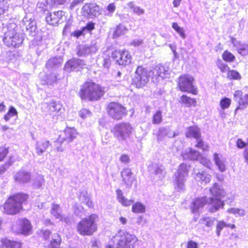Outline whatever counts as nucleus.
Returning <instances> with one entry per match:
<instances>
[{
	"mask_svg": "<svg viewBox=\"0 0 248 248\" xmlns=\"http://www.w3.org/2000/svg\"><path fill=\"white\" fill-rule=\"evenodd\" d=\"M132 211L135 213H142L145 211V206L140 202H137L133 204Z\"/></svg>",
	"mask_w": 248,
	"mask_h": 248,
	"instance_id": "31",
	"label": "nucleus"
},
{
	"mask_svg": "<svg viewBox=\"0 0 248 248\" xmlns=\"http://www.w3.org/2000/svg\"><path fill=\"white\" fill-rule=\"evenodd\" d=\"M172 27L182 37H186L183 29L180 27L176 22L172 23Z\"/></svg>",
	"mask_w": 248,
	"mask_h": 248,
	"instance_id": "41",
	"label": "nucleus"
},
{
	"mask_svg": "<svg viewBox=\"0 0 248 248\" xmlns=\"http://www.w3.org/2000/svg\"><path fill=\"white\" fill-rule=\"evenodd\" d=\"M182 0H173V5L174 7H178L180 5Z\"/></svg>",
	"mask_w": 248,
	"mask_h": 248,
	"instance_id": "61",
	"label": "nucleus"
},
{
	"mask_svg": "<svg viewBox=\"0 0 248 248\" xmlns=\"http://www.w3.org/2000/svg\"><path fill=\"white\" fill-rule=\"evenodd\" d=\"M111 56L116 63L124 66L129 65L132 59L131 53L126 49H115L111 52Z\"/></svg>",
	"mask_w": 248,
	"mask_h": 248,
	"instance_id": "11",
	"label": "nucleus"
},
{
	"mask_svg": "<svg viewBox=\"0 0 248 248\" xmlns=\"http://www.w3.org/2000/svg\"><path fill=\"white\" fill-rule=\"evenodd\" d=\"M29 199V194L23 192L11 194L0 206V209L3 214L9 216L17 215L24 210L23 205L27 204Z\"/></svg>",
	"mask_w": 248,
	"mask_h": 248,
	"instance_id": "1",
	"label": "nucleus"
},
{
	"mask_svg": "<svg viewBox=\"0 0 248 248\" xmlns=\"http://www.w3.org/2000/svg\"><path fill=\"white\" fill-rule=\"evenodd\" d=\"M228 212L229 213H232L234 215L238 214L240 216H244L245 215V211L243 209L235 208H231L228 210Z\"/></svg>",
	"mask_w": 248,
	"mask_h": 248,
	"instance_id": "43",
	"label": "nucleus"
},
{
	"mask_svg": "<svg viewBox=\"0 0 248 248\" xmlns=\"http://www.w3.org/2000/svg\"><path fill=\"white\" fill-rule=\"evenodd\" d=\"M151 73L154 74L153 75V78H157L160 77H162L166 72L163 66H156L153 70H150Z\"/></svg>",
	"mask_w": 248,
	"mask_h": 248,
	"instance_id": "29",
	"label": "nucleus"
},
{
	"mask_svg": "<svg viewBox=\"0 0 248 248\" xmlns=\"http://www.w3.org/2000/svg\"><path fill=\"white\" fill-rule=\"evenodd\" d=\"M63 13L62 10L48 13L45 18V21L50 26H57L63 16Z\"/></svg>",
	"mask_w": 248,
	"mask_h": 248,
	"instance_id": "15",
	"label": "nucleus"
},
{
	"mask_svg": "<svg viewBox=\"0 0 248 248\" xmlns=\"http://www.w3.org/2000/svg\"><path fill=\"white\" fill-rule=\"evenodd\" d=\"M243 155L245 161L246 162V163L248 165V149L245 150L243 153Z\"/></svg>",
	"mask_w": 248,
	"mask_h": 248,
	"instance_id": "60",
	"label": "nucleus"
},
{
	"mask_svg": "<svg viewBox=\"0 0 248 248\" xmlns=\"http://www.w3.org/2000/svg\"><path fill=\"white\" fill-rule=\"evenodd\" d=\"M106 111L110 119L116 121L122 120L128 113L126 107L117 101L108 103L106 106Z\"/></svg>",
	"mask_w": 248,
	"mask_h": 248,
	"instance_id": "4",
	"label": "nucleus"
},
{
	"mask_svg": "<svg viewBox=\"0 0 248 248\" xmlns=\"http://www.w3.org/2000/svg\"><path fill=\"white\" fill-rule=\"evenodd\" d=\"M197 141L195 145V147L201 149L203 151H208L209 149V145L205 144L203 140L201 139L197 140Z\"/></svg>",
	"mask_w": 248,
	"mask_h": 248,
	"instance_id": "40",
	"label": "nucleus"
},
{
	"mask_svg": "<svg viewBox=\"0 0 248 248\" xmlns=\"http://www.w3.org/2000/svg\"><path fill=\"white\" fill-rule=\"evenodd\" d=\"M98 220L99 217L96 214H91L82 218L77 224V232L83 236L93 235L98 231Z\"/></svg>",
	"mask_w": 248,
	"mask_h": 248,
	"instance_id": "3",
	"label": "nucleus"
},
{
	"mask_svg": "<svg viewBox=\"0 0 248 248\" xmlns=\"http://www.w3.org/2000/svg\"><path fill=\"white\" fill-rule=\"evenodd\" d=\"M213 159L217 167L218 170L221 172H224L226 170L225 162L223 160L221 159L219 157V155L217 153H215L213 154Z\"/></svg>",
	"mask_w": 248,
	"mask_h": 248,
	"instance_id": "28",
	"label": "nucleus"
},
{
	"mask_svg": "<svg viewBox=\"0 0 248 248\" xmlns=\"http://www.w3.org/2000/svg\"><path fill=\"white\" fill-rule=\"evenodd\" d=\"M80 64V61L78 59H71L68 61L65 64V67L70 71L77 67Z\"/></svg>",
	"mask_w": 248,
	"mask_h": 248,
	"instance_id": "33",
	"label": "nucleus"
},
{
	"mask_svg": "<svg viewBox=\"0 0 248 248\" xmlns=\"http://www.w3.org/2000/svg\"><path fill=\"white\" fill-rule=\"evenodd\" d=\"M60 206L57 204H53L50 211L51 214L56 218L59 219L61 221H64L67 223L68 219L64 217L62 214L58 212Z\"/></svg>",
	"mask_w": 248,
	"mask_h": 248,
	"instance_id": "23",
	"label": "nucleus"
},
{
	"mask_svg": "<svg viewBox=\"0 0 248 248\" xmlns=\"http://www.w3.org/2000/svg\"><path fill=\"white\" fill-rule=\"evenodd\" d=\"M84 202H85V204L87 205L89 208H93V203L88 196H85Z\"/></svg>",
	"mask_w": 248,
	"mask_h": 248,
	"instance_id": "53",
	"label": "nucleus"
},
{
	"mask_svg": "<svg viewBox=\"0 0 248 248\" xmlns=\"http://www.w3.org/2000/svg\"><path fill=\"white\" fill-rule=\"evenodd\" d=\"M42 237L45 241L48 240L51 238L47 246V248H60L62 238L61 235L58 233L52 234V232L48 230H46L42 231Z\"/></svg>",
	"mask_w": 248,
	"mask_h": 248,
	"instance_id": "12",
	"label": "nucleus"
},
{
	"mask_svg": "<svg viewBox=\"0 0 248 248\" xmlns=\"http://www.w3.org/2000/svg\"><path fill=\"white\" fill-rule=\"evenodd\" d=\"M2 246L5 248H22L23 244L20 241L4 239L1 240Z\"/></svg>",
	"mask_w": 248,
	"mask_h": 248,
	"instance_id": "21",
	"label": "nucleus"
},
{
	"mask_svg": "<svg viewBox=\"0 0 248 248\" xmlns=\"http://www.w3.org/2000/svg\"><path fill=\"white\" fill-rule=\"evenodd\" d=\"M162 115L161 111L157 110L153 114L152 116V123L154 124H159L162 122Z\"/></svg>",
	"mask_w": 248,
	"mask_h": 248,
	"instance_id": "35",
	"label": "nucleus"
},
{
	"mask_svg": "<svg viewBox=\"0 0 248 248\" xmlns=\"http://www.w3.org/2000/svg\"><path fill=\"white\" fill-rule=\"evenodd\" d=\"M231 102L232 100L230 98L225 97L220 99L219 105L222 109H226L230 107Z\"/></svg>",
	"mask_w": 248,
	"mask_h": 248,
	"instance_id": "36",
	"label": "nucleus"
},
{
	"mask_svg": "<svg viewBox=\"0 0 248 248\" xmlns=\"http://www.w3.org/2000/svg\"><path fill=\"white\" fill-rule=\"evenodd\" d=\"M50 145L51 143L48 140H43L40 142H38L36 147L37 153L39 155L43 154Z\"/></svg>",
	"mask_w": 248,
	"mask_h": 248,
	"instance_id": "26",
	"label": "nucleus"
},
{
	"mask_svg": "<svg viewBox=\"0 0 248 248\" xmlns=\"http://www.w3.org/2000/svg\"><path fill=\"white\" fill-rule=\"evenodd\" d=\"M8 9V6L4 2V0H0V16L3 14Z\"/></svg>",
	"mask_w": 248,
	"mask_h": 248,
	"instance_id": "45",
	"label": "nucleus"
},
{
	"mask_svg": "<svg viewBox=\"0 0 248 248\" xmlns=\"http://www.w3.org/2000/svg\"><path fill=\"white\" fill-rule=\"evenodd\" d=\"M82 28L84 31L85 30H87L90 31H92L95 28V23L93 22H88L86 25L84 27H83Z\"/></svg>",
	"mask_w": 248,
	"mask_h": 248,
	"instance_id": "50",
	"label": "nucleus"
},
{
	"mask_svg": "<svg viewBox=\"0 0 248 248\" xmlns=\"http://www.w3.org/2000/svg\"><path fill=\"white\" fill-rule=\"evenodd\" d=\"M227 223L224 220L217 221L216 225V233L218 236L220 235L221 231L225 227H227Z\"/></svg>",
	"mask_w": 248,
	"mask_h": 248,
	"instance_id": "38",
	"label": "nucleus"
},
{
	"mask_svg": "<svg viewBox=\"0 0 248 248\" xmlns=\"http://www.w3.org/2000/svg\"><path fill=\"white\" fill-rule=\"evenodd\" d=\"M222 58L224 61L228 62H232L236 60L235 56L230 51L225 50L222 54Z\"/></svg>",
	"mask_w": 248,
	"mask_h": 248,
	"instance_id": "30",
	"label": "nucleus"
},
{
	"mask_svg": "<svg viewBox=\"0 0 248 248\" xmlns=\"http://www.w3.org/2000/svg\"><path fill=\"white\" fill-rule=\"evenodd\" d=\"M9 149L4 145H0V162L2 161L7 156Z\"/></svg>",
	"mask_w": 248,
	"mask_h": 248,
	"instance_id": "39",
	"label": "nucleus"
},
{
	"mask_svg": "<svg viewBox=\"0 0 248 248\" xmlns=\"http://www.w3.org/2000/svg\"><path fill=\"white\" fill-rule=\"evenodd\" d=\"M186 248H198V244L192 240L187 241Z\"/></svg>",
	"mask_w": 248,
	"mask_h": 248,
	"instance_id": "55",
	"label": "nucleus"
},
{
	"mask_svg": "<svg viewBox=\"0 0 248 248\" xmlns=\"http://www.w3.org/2000/svg\"><path fill=\"white\" fill-rule=\"evenodd\" d=\"M208 204L209 206V212L211 213L215 212L221 208H223L224 205V202L217 198H210Z\"/></svg>",
	"mask_w": 248,
	"mask_h": 248,
	"instance_id": "19",
	"label": "nucleus"
},
{
	"mask_svg": "<svg viewBox=\"0 0 248 248\" xmlns=\"http://www.w3.org/2000/svg\"><path fill=\"white\" fill-rule=\"evenodd\" d=\"M15 179L16 182L19 183H27L31 179L30 174L27 172L21 171L18 172L15 177Z\"/></svg>",
	"mask_w": 248,
	"mask_h": 248,
	"instance_id": "27",
	"label": "nucleus"
},
{
	"mask_svg": "<svg viewBox=\"0 0 248 248\" xmlns=\"http://www.w3.org/2000/svg\"><path fill=\"white\" fill-rule=\"evenodd\" d=\"M6 109V106L4 104L3 102H1L0 103V111L3 112Z\"/></svg>",
	"mask_w": 248,
	"mask_h": 248,
	"instance_id": "62",
	"label": "nucleus"
},
{
	"mask_svg": "<svg viewBox=\"0 0 248 248\" xmlns=\"http://www.w3.org/2000/svg\"><path fill=\"white\" fill-rule=\"evenodd\" d=\"M100 11V7L94 3H86L82 7L83 13L90 16H95L99 15Z\"/></svg>",
	"mask_w": 248,
	"mask_h": 248,
	"instance_id": "17",
	"label": "nucleus"
},
{
	"mask_svg": "<svg viewBox=\"0 0 248 248\" xmlns=\"http://www.w3.org/2000/svg\"><path fill=\"white\" fill-rule=\"evenodd\" d=\"M128 31L127 28L121 24L117 25L113 31L112 38L116 39L124 35Z\"/></svg>",
	"mask_w": 248,
	"mask_h": 248,
	"instance_id": "25",
	"label": "nucleus"
},
{
	"mask_svg": "<svg viewBox=\"0 0 248 248\" xmlns=\"http://www.w3.org/2000/svg\"><path fill=\"white\" fill-rule=\"evenodd\" d=\"M120 161L124 164H127L130 162L129 156L125 154H123L121 155L120 157Z\"/></svg>",
	"mask_w": 248,
	"mask_h": 248,
	"instance_id": "46",
	"label": "nucleus"
},
{
	"mask_svg": "<svg viewBox=\"0 0 248 248\" xmlns=\"http://www.w3.org/2000/svg\"><path fill=\"white\" fill-rule=\"evenodd\" d=\"M17 234L28 235L32 230V226L30 221L26 218H19L16 225Z\"/></svg>",
	"mask_w": 248,
	"mask_h": 248,
	"instance_id": "14",
	"label": "nucleus"
},
{
	"mask_svg": "<svg viewBox=\"0 0 248 248\" xmlns=\"http://www.w3.org/2000/svg\"><path fill=\"white\" fill-rule=\"evenodd\" d=\"M236 145L238 148L242 149L247 145V143L241 139H238L236 141Z\"/></svg>",
	"mask_w": 248,
	"mask_h": 248,
	"instance_id": "52",
	"label": "nucleus"
},
{
	"mask_svg": "<svg viewBox=\"0 0 248 248\" xmlns=\"http://www.w3.org/2000/svg\"><path fill=\"white\" fill-rule=\"evenodd\" d=\"M105 92L104 87L89 80L85 81L81 85L78 94L81 100L93 102L100 100Z\"/></svg>",
	"mask_w": 248,
	"mask_h": 248,
	"instance_id": "2",
	"label": "nucleus"
},
{
	"mask_svg": "<svg viewBox=\"0 0 248 248\" xmlns=\"http://www.w3.org/2000/svg\"><path fill=\"white\" fill-rule=\"evenodd\" d=\"M179 173L181 174L182 173H185L186 174H187L188 172V170L187 169V167L186 164L182 163L180 165L179 167Z\"/></svg>",
	"mask_w": 248,
	"mask_h": 248,
	"instance_id": "49",
	"label": "nucleus"
},
{
	"mask_svg": "<svg viewBox=\"0 0 248 248\" xmlns=\"http://www.w3.org/2000/svg\"><path fill=\"white\" fill-rule=\"evenodd\" d=\"M185 136L187 138H194L196 140L201 139L202 134L200 128L196 125L187 127L185 133Z\"/></svg>",
	"mask_w": 248,
	"mask_h": 248,
	"instance_id": "18",
	"label": "nucleus"
},
{
	"mask_svg": "<svg viewBox=\"0 0 248 248\" xmlns=\"http://www.w3.org/2000/svg\"><path fill=\"white\" fill-rule=\"evenodd\" d=\"M233 97L238 103L234 110V114H236L244 110L248 106V93L237 90L234 92Z\"/></svg>",
	"mask_w": 248,
	"mask_h": 248,
	"instance_id": "13",
	"label": "nucleus"
},
{
	"mask_svg": "<svg viewBox=\"0 0 248 248\" xmlns=\"http://www.w3.org/2000/svg\"><path fill=\"white\" fill-rule=\"evenodd\" d=\"M120 222L122 224H125L126 223V219L124 217H121L119 218Z\"/></svg>",
	"mask_w": 248,
	"mask_h": 248,
	"instance_id": "63",
	"label": "nucleus"
},
{
	"mask_svg": "<svg viewBox=\"0 0 248 248\" xmlns=\"http://www.w3.org/2000/svg\"><path fill=\"white\" fill-rule=\"evenodd\" d=\"M15 28L9 29L4 34L3 41L9 47L17 48L21 45L23 38Z\"/></svg>",
	"mask_w": 248,
	"mask_h": 248,
	"instance_id": "8",
	"label": "nucleus"
},
{
	"mask_svg": "<svg viewBox=\"0 0 248 248\" xmlns=\"http://www.w3.org/2000/svg\"><path fill=\"white\" fill-rule=\"evenodd\" d=\"M106 9L109 13H112L115 11L116 6L114 3H110L108 5Z\"/></svg>",
	"mask_w": 248,
	"mask_h": 248,
	"instance_id": "56",
	"label": "nucleus"
},
{
	"mask_svg": "<svg viewBox=\"0 0 248 248\" xmlns=\"http://www.w3.org/2000/svg\"><path fill=\"white\" fill-rule=\"evenodd\" d=\"M151 71H148L142 65H138L132 78L131 84L136 88H142L149 81Z\"/></svg>",
	"mask_w": 248,
	"mask_h": 248,
	"instance_id": "7",
	"label": "nucleus"
},
{
	"mask_svg": "<svg viewBox=\"0 0 248 248\" xmlns=\"http://www.w3.org/2000/svg\"><path fill=\"white\" fill-rule=\"evenodd\" d=\"M202 163L207 168L211 169L212 163L210 160L205 159Z\"/></svg>",
	"mask_w": 248,
	"mask_h": 248,
	"instance_id": "59",
	"label": "nucleus"
},
{
	"mask_svg": "<svg viewBox=\"0 0 248 248\" xmlns=\"http://www.w3.org/2000/svg\"><path fill=\"white\" fill-rule=\"evenodd\" d=\"M48 107L50 112H58L61 109L62 105L55 101H52L48 104Z\"/></svg>",
	"mask_w": 248,
	"mask_h": 248,
	"instance_id": "34",
	"label": "nucleus"
},
{
	"mask_svg": "<svg viewBox=\"0 0 248 248\" xmlns=\"http://www.w3.org/2000/svg\"><path fill=\"white\" fill-rule=\"evenodd\" d=\"M85 0H74L70 4L69 8L71 10L73 9L76 6L80 5Z\"/></svg>",
	"mask_w": 248,
	"mask_h": 248,
	"instance_id": "51",
	"label": "nucleus"
},
{
	"mask_svg": "<svg viewBox=\"0 0 248 248\" xmlns=\"http://www.w3.org/2000/svg\"><path fill=\"white\" fill-rule=\"evenodd\" d=\"M237 52L240 55L245 56L248 55V44H244L237 48Z\"/></svg>",
	"mask_w": 248,
	"mask_h": 248,
	"instance_id": "42",
	"label": "nucleus"
},
{
	"mask_svg": "<svg viewBox=\"0 0 248 248\" xmlns=\"http://www.w3.org/2000/svg\"><path fill=\"white\" fill-rule=\"evenodd\" d=\"M132 10L134 13L137 15H141L144 13V10L140 7H134L132 8Z\"/></svg>",
	"mask_w": 248,
	"mask_h": 248,
	"instance_id": "57",
	"label": "nucleus"
},
{
	"mask_svg": "<svg viewBox=\"0 0 248 248\" xmlns=\"http://www.w3.org/2000/svg\"><path fill=\"white\" fill-rule=\"evenodd\" d=\"M133 127L130 124L122 122L115 124L111 129V132L119 141H122L130 136Z\"/></svg>",
	"mask_w": 248,
	"mask_h": 248,
	"instance_id": "9",
	"label": "nucleus"
},
{
	"mask_svg": "<svg viewBox=\"0 0 248 248\" xmlns=\"http://www.w3.org/2000/svg\"><path fill=\"white\" fill-rule=\"evenodd\" d=\"M78 133L73 127L66 128L62 134L60 135L55 141V146L58 152H62L66 145L76 138Z\"/></svg>",
	"mask_w": 248,
	"mask_h": 248,
	"instance_id": "5",
	"label": "nucleus"
},
{
	"mask_svg": "<svg viewBox=\"0 0 248 248\" xmlns=\"http://www.w3.org/2000/svg\"><path fill=\"white\" fill-rule=\"evenodd\" d=\"M90 114V110L86 108H83L79 112L80 117L83 119L86 118Z\"/></svg>",
	"mask_w": 248,
	"mask_h": 248,
	"instance_id": "48",
	"label": "nucleus"
},
{
	"mask_svg": "<svg viewBox=\"0 0 248 248\" xmlns=\"http://www.w3.org/2000/svg\"><path fill=\"white\" fill-rule=\"evenodd\" d=\"M179 102L182 105L188 108L195 107L197 105L196 99L191 98L186 94L181 95Z\"/></svg>",
	"mask_w": 248,
	"mask_h": 248,
	"instance_id": "20",
	"label": "nucleus"
},
{
	"mask_svg": "<svg viewBox=\"0 0 248 248\" xmlns=\"http://www.w3.org/2000/svg\"><path fill=\"white\" fill-rule=\"evenodd\" d=\"M204 173L203 172H198L197 173V176L200 178L201 179H202V177L203 176Z\"/></svg>",
	"mask_w": 248,
	"mask_h": 248,
	"instance_id": "64",
	"label": "nucleus"
},
{
	"mask_svg": "<svg viewBox=\"0 0 248 248\" xmlns=\"http://www.w3.org/2000/svg\"><path fill=\"white\" fill-rule=\"evenodd\" d=\"M84 31L82 28L80 30H76L72 33L71 35L76 38H78L79 36L84 35Z\"/></svg>",
	"mask_w": 248,
	"mask_h": 248,
	"instance_id": "54",
	"label": "nucleus"
},
{
	"mask_svg": "<svg viewBox=\"0 0 248 248\" xmlns=\"http://www.w3.org/2000/svg\"><path fill=\"white\" fill-rule=\"evenodd\" d=\"M121 174L123 183L128 187L131 186L133 182L136 181L132 170L129 168L123 169Z\"/></svg>",
	"mask_w": 248,
	"mask_h": 248,
	"instance_id": "16",
	"label": "nucleus"
},
{
	"mask_svg": "<svg viewBox=\"0 0 248 248\" xmlns=\"http://www.w3.org/2000/svg\"><path fill=\"white\" fill-rule=\"evenodd\" d=\"M114 237L118 241L117 248H134L138 238L127 232H120Z\"/></svg>",
	"mask_w": 248,
	"mask_h": 248,
	"instance_id": "10",
	"label": "nucleus"
},
{
	"mask_svg": "<svg viewBox=\"0 0 248 248\" xmlns=\"http://www.w3.org/2000/svg\"><path fill=\"white\" fill-rule=\"evenodd\" d=\"M117 195V199L118 202L124 206H128L133 203L134 201L128 200L124 196L122 191L120 189H117L116 191Z\"/></svg>",
	"mask_w": 248,
	"mask_h": 248,
	"instance_id": "24",
	"label": "nucleus"
},
{
	"mask_svg": "<svg viewBox=\"0 0 248 248\" xmlns=\"http://www.w3.org/2000/svg\"><path fill=\"white\" fill-rule=\"evenodd\" d=\"M194 78L188 74L179 76L177 80V88L182 92L197 95L198 89L194 85Z\"/></svg>",
	"mask_w": 248,
	"mask_h": 248,
	"instance_id": "6",
	"label": "nucleus"
},
{
	"mask_svg": "<svg viewBox=\"0 0 248 248\" xmlns=\"http://www.w3.org/2000/svg\"><path fill=\"white\" fill-rule=\"evenodd\" d=\"M227 78L230 80H240L241 78V76L236 70H229L227 74Z\"/></svg>",
	"mask_w": 248,
	"mask_h": 248,
	"instance_id": "32",
	"label": "nucleus"
},
{
	"mask_svg": "<svg viewBox=\"0 0 248 248\" xmlns=\"http://www.w3.org/2000/svg\"><path fill=\"white\" fill-rule=\"evenodd\" d=\"M202 220L205 221V225L206 227H210L214 225V219L210 217H204Z\"/></svg>",
	"mask_w": 248,
	"mask_h": 248,
	"instance_id": "47",
	"label": "nucleus"
},
{
	"mask_svg": "<svg viewBox=\"0 0 248 248\" xmlns=\"http://www.w3.org/2000/svg\"><path fill=\"white\" fill-rule=\"evenodd\" d=\"M17 115V112L14 107H10L7 113L4 115V119L6 121H9L11 118Z\"/></svg>",
	"mask_w": 248,
	"mask_h": 248,
	"instance_id": "37",
	"label": "nucleus"
},
{
	"mask_svg": "<svg viewBox=\"0 0 248 248\" xmlns=\"http://www.w3.org/2000/svg\"><path fill=\"white\" fill-rule=\"evenodd\" d=\"M220 71L222 73L227 72L230 70L229 67L227 64L223 63L218 67Z\"/></svg>",
	"mask_w": 248,
	"mask_h": 248,
	"instance_id": "58",
	"label": "nucleus"
},
{
	"mask_svg": "<svg viewBox=\"0 0 248 248\" xmlns=\"http://www.w3.org/2000/svg\"><path fill=\"white\" fill-rule=\"evenodd\" d=\"M206 204H208V201L206 197L196 198L193 202L191 211L192 213H195L200 208L202 207Z\"/></svg>",
	"mask_w": 248,
	"mask_h": 248,
	"instance_id": "22",
	"label": "nucleus"
},
{
	"mask_svg": "<svg viewBox=\"0 0 248 248\" xmlns=\"http://www.w3.org/2000/svg\"><path fill=\"white\" fill-rule=\"evenodd\" d=\"M18 55V52L17 51H9L6 53V59L10 61L16 58Z\"/></svg>",
	"mask_w": 248,
	"mask_h": 248,
	"instance_id": "44",
	"label": "nucleus"
}]
</instances>
